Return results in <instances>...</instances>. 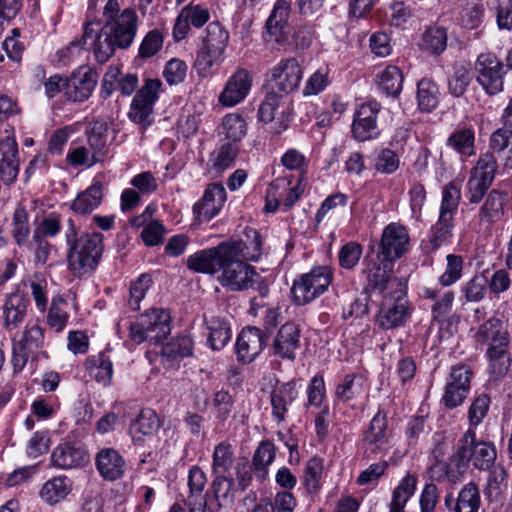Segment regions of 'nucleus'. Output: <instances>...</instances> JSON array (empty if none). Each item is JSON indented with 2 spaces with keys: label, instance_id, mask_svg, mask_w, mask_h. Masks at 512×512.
I'll use <instances>...</instances> for the list:
<instances>
[{
  "label": "nucleus",
  "instance_id": "nucleus-1",
  "mask_svg": "<svg viewBox=\"0 0 512 512\" xmlns=\"http://www.w3.org/2000/svg\"><path fill=\"white\" fill-rule=\"evenodd\" d=\"M92 22H87L84 32L79 39L73 40L67 50L86 48L87 40H93V52L98 63L107 62L115 53L116 48L129 47L135 37L137 28V15L132 9H125L114 21H108L96 33Z\"/></svg>",
  "mask_w": 512,
  "mask_h": 512
},
{
  "label": "nucleus",
  "instance_id": "nucleus-2",
  "mask_svg": "<svg viewBox=\"0 0 512 512\" xmlns=\"http://www.w3.org/2000/svg\"><path fill=\"white\" fill-rule=\"evenodd\" d=\"M496 459L495 447L485 441H476L475 433L468 430L459 440L455 453L444 463L446 477L457 482L471 462L476 469L488 470Z\"/></svg>",
  "mask_w": 512,
  "mask_h": 512
},
{
  "label": "nucleus",
  "instance_id": "nucleus-3",
  "mask_svg": "<svg viewBox=\"0 0 512 512\" xmlns=\"http://www.w3.org/2000/svg\"><path fill=\"white\" fill-rule=\"evenodd\" d=\"M475 337L481 344L490 342L487 349L490 373L494 380L502 379L509 372L512 361L508 330H503L499 319L491 318L479 327Z\"/></svg>",
  "mask_w": 512,
  "mask_h": 512
},
{
  "label": "nucleus",
  "instance_id": "nucleus-4",
  "mask_svg": "<svg viewBox=\"0 0 512 512\" xmlns=\"http://www.w3.org/2000/svg\"><path fill=\"white\" fill-rule=\"evenodd\" d=\"M102 239L100 233H84L68 244V264L74 275L81 276L96 268L103 252Z\"/></svg>",
  "mask_w": 512,
  "mask_h": 512
},
{
  "label": "nucleus",
  "instance_id": "nucleus-5",
  "mask_svg": "<svg viewBox=\"0 0 512 512\" xmlns=\"http://www.w3.org/2000/svg\"><path fill=\"white\" fill-rule=\"evenodd\" d=\"M332 272L326 266L312 269L296 279L291 288L293 302L305 305L323 294L332 282Z\"/></svg>",
  "mask_w": 512,
  "mask_h": 512
},
{
  "label": "nucleus",
  "instance_id": "nucleus-6",
  "mask_svg": "<svg viewBox=\"0 0 512 512\" xmlns=\"http://www.w3.org/2000/svg\"><path fill=\"white\" fill-rule=\"evenodd\" d=\"M205 32L203 47L195 61V65L201 74H206L213 64L219 60L229 38L228 32L219 22L209 23Z\"/></svg>",
  "mask_w": 512,
  "mask_h": 512
},
{
  "label": "nucleus",
  "instance_id": "nucleus-7",
  "mask_svg": "<svg viewBox=\"0 0 512 512\" xmlns=\"http://www.w3.org/2000/svg\"><path fill=\"white\" fill-rule=\"evenodd\" d=\"M496 169L493 154L487 152L479 157L467 183V198L470 203H479L482 200L494 180Z\"/></svg>",
  "mask_w": 512,
  "mask_h": 512
},
{
  "label": "nucleus",
  "instance_id": "nucleus-8",
  "mask_svg": "<svg viewBox=\"0 0 512 512\" xmlns=\"http://www.w3.org/2000/svg\"><path fill=\"white\" fill-rule=\"evenodd\" d=\"M221 270V284L232 291L251 288L255 282L254 276L259 277L254 267L239 256L226 257Z\"/></svg>",
  "mask_w": 512,
  "mask_h": 512
},
{
  "label": "nucleus",
  "instance_id": "nucleus-9",
  "mask_svg": "<svg viewBox=\"0 0 512 512\" xmlns=\"http://www.w3.org/2000/svg\"><path fill=\"white\" fill-rule=\"evenodd\" d=\"M367 279V291L381 294L395 293L397 289H403L399 279L392 275L393 263L383 259H371L364 269Z\"/></svg>",
  "mask_w": 512,
  "mask_h": 512
},
{
  "label": "nucleus",
  "instance_id": "nucleus-10",
  "mask_svg": "<svg viewBox=\"0 0 512 512\" xmlns=\"http://www.w3.org/2000/svg\"><path fill=\"white\" fill-rule=\"evenodd\" d=\"M235 251L234 245L223 241L216 247L204 249L189 256L187 266L195 272L215 274L223 267L226 257L235 255Z\"/></svg>",
  "mask_w": 512,
  "mask_h": 512
},
{
  "label": "nucleus",
  "instance_id": "nucleus-11",
  "mask_svg": "<svg viewBox=\"0 0 512 512\" xmlns=\"http://www.w3.org/2000/svg\"><path fill=\"white\" fill-rule=\"evenodd\" d=\"M477 82L489 95H495L503 89V63L491 53H482L475 62Z\"/></svg>",
  "mask_w": 512,
  "mask_h": 512
},
{
  "label": "nucleus",
  "instance_id": "nucleus-12",
  "mask_svg": "<svg viewBox=\"0 0 512 512\" xmlns=\"http://www.w3.org/2000/svg\"><path fill=\"white\" fill-rule=\"evenodd\" d=\"M409 234L407 229L398 223L385 227L379 243L377 258L394 263L408 250Z\"/></svg>",
  "mask_w": 512,
  "mask_h": 512
},
{
  "label": "nucleus",
  "instance_id": "nucleus-13",
  "mask_svg": "<svg viewBox=\"0 0 512 512\" xmlns=\"http://www.w3.org/2000/svg\"><path fill=\"white\" fill-rule=\"evenodd\" d=\"M302 74V67L296 58L281 60L270 71L271 90L280 96H287L299 86Z\"/></svg>",
  "mask_w": 512,
  "mask_h": 512
},
{
  "label": "nucleus",
  "instance_id": "nucleus-14",
  "mask_svg": "<svg viewBox=\"0 0 512 512\" xmlns=\"http://www.w3.org/2000/svg\"><path fill=\"white\" fill-rule=\"evenodd\" d=\"M12 363L15 372L21 371L28 362L29 357L42 348L44 333L40 326L34 324L26 326L19 339L13 338Z\"/></svg>",
  "mask_w": 512,
  "mask_h": 512
},
{
  "label": "nucleus",
  "instance_id": "nucleus-15",
  "mask_svg": "<svg viewBox=\"0 0 512 512\" xmlns=\"http://www.w3.org/2000/svg\"><path fill=\"white\" fill-rule=\"evenodd\" d=\"M161 86L158 79H147L145 85L136 93L131 103L129 118L143 127L151 124L153 105L158 98L157 92Z\"/></svg>",
  "mask_w": 512,
  "mask_h": 512
},
{
  "label": "nucleus",
  "instance_id": "nucleus-16",
  "mask_svg": "<svg viewBox=\"0 0 512 512\" xmlns=\"http://www.w3.org/2000/svg\"><path fill=\"white\" fill-rule=\"evenodd\" d=\"M409 315L407 300L403 289L385 294L378 313L377 322L383 329H393L404 324Z\"/></svg>",
  "mask_w": 512,
  "mask_h": 512
},
{
  "label": "nucleus",
  "instance_id": "nucleus-17",
  "mask_svg": "<svg viewBox=\"0 0 512 512\" xmlns=\"http://www.w3.org/2000/svg\"><path fill=\"white\" fill-rule=\"evenodd\" d=\"M380 109V103L374 100L360 105L352 123V133L356 140L363 142L378 136L376 121Z\"/></svg>",
  "mask_w": 512,
  "mask_h": 512
},
{
  "label": "nucleus",
  "instance_id": "nucleus-18",
  "mask_svg": "<svg viewBox=\"0 0 512 512\" xmlns=\"http://www.w3.org/2000/svg\"><path fill=\"white\" fill-rule=\"evenodd\" d=\"M266 344L267 337L260 328L250 326L244 328L236 342L238 360L244 363L252 362Z\"/></svg>",
  "mask_w": 512,
  "mask_h": 512
},
{
  "label": "nucleus",
  "instance_id": "nucleus-19",
  "mask_svg": "<svg viewBox=\"0 0 512 512\" xmlns=\"http://www.w3.org/2000/svg\"><path fill=\"white\" fill-rule=\"evenodd\" d=\"M300 346V329L293 322H286L278 330L272 342L275 356L294 360L295 351Z\"/></svg>",
  "mask_w": 512,
  "mask_h": 512
},
{
  "label": "nucleus",
  "instance_id": "nucleus-20",
  "mask_svg": "<svg viewBox=\"0 0 512 512\" xmlns=\"http://www.w3.org/2000/svg\"><path fill=\"white\" fill-rule=\"evenodd\" d=\"M19 151L15 138L7 136L0 142V175L6 185H11L19 174Z\"/></svg>",
  "mask_w": 512,
  "mask_h": 512
},
{
  "label": "nucleus",
  "instance_id": "nucleus-21",
  "mask_svg": "<svg viewBox=\"0 0 512 512\" xmlns=\"http://www.w3.org/2000/svg\"><path fill=\"white\" fill-rule=\"evenodd\" d=\"M252 79L245 69H238L228 80L219 96V102L224 106H234L240 103L249 93Z\"/></svg>",
  "mask_w": 512,
  "mask_h": 512
},
{
  "label": "nucleus",
  "instance_id": "nucleus-22",
  "mask_svg": "<svg viewBox=\"0 0 512 512\" xmlns=\"http://www.w3.org/2000/svg\"><path fill=\"white\" fill-rule=\"evenodd\" d=\"M29 306V298L23 293H11L3 304L4 327L8 331L18 329L24 322Z\"/></svg>",
  "mask_w": 512,
  "mask_h": 512
},
{
  "label": "nucleus",
  "instance_id": "nucleus-23",
  "mask_svg": "<svg viewBox=\"0 0 512 512\" xmlns=\"http://www.w3.org/2000/svg\"><path fill=\"white\" fill-rule=\"evenodd\" d=\"M226 200V191L221 184L212 183L206 188L202 199L193 207L194 214L199 218L210 220L218 214Z\"/></svg>",
  "mask_w": 512,
  "mask_h": 512
},
{
  "label": "nucleus",
  "instance_id": "nucleus-24",
  "mask_svg": "<svg viewBox=\"0 0 512 512\" xmlns=\"http://www.w3.org/2000/svg\"><path fill=\"white\" fill-rule=\"evenodd\" d=\"M233 480L224 475H216L212 482L213 498H207L203 505L204 512H219L223 507L234 502Z\"/></svg>",
  "mask_w": 512,
  "mask_h": 512
},
{
  "label": "nucleus",
  "instance_id": "nucleus-25",
  "mask_svg": "<svg viewBox=\"0 0 512 512\" xmlns=\"http://www.w3.org/2000/svg\"><path fill=\"white\" fill-rule=\"evenodd\" d=\"M142 326L148 331L150 340L162 342L170 334L171 317L164 309H151L140 317Z\"/></svg>",
  "mask_w": 512,
  "mask_h": 512
},
{
  "label": "nucleus",
  "instance_id": "nucleus-26",
  "mask_svg": "<svg viewBox=\"0 0 512 512\" xmlns=\"http://www.w3.org/2000/svg\"><path fill=\"white\" fill-rule=\"evenodd\" d=\"M289 14V3L285 0H278L266 21V30L277 43H282L287 38L289 33Z\"/></svg>",
  "mask_w": 512,
  "mask_h": 512
},
{
  "label": "nucleus",
  "instance_id": "nucleus-27",
  "mask_svg": "<svg viewBox=\"0 0 512 512\" xmlns=\"http://www.w3.org/2000/svg\"><path fill=\"white\" fill-rule=\"evenodd\" d=\"M96 86L95 75L91 72L73 74L65 80V96L73 102L88 99Z\"/></svg>",
  "mask_w": 512,
  "mask_h": 512
},
{
  "label": "nucleus",
  "instance_id": "nucleus-28",
  "mask_svg": "<svg viewBox=\"0 0 512 512\" xmlns=\"http://www.w3.org/2000/svg\"><path fill=\"white\" fill-rule=\"evenodd\" d=\"M96 466L100 475L109 481L121 478L125 471L123 457L112 448L102 449L98 452Z\"/></svg>",
  "mask_w": 512,
  "mask_h": 512
},
{
  "label": "nucleus",
  "instance_id": "nucleus-29",
  "mask_svg": "<svg viewBox=\"0 0 512 512\" xmlns=\"http://www.w3.org/2000/svg\"><path fill=\"white\" fill-rule=\"evenodd\" d=\"M87 453L72 443L58 445L51 455L52 464L58 468L71 469L84 465L87 462Z\"/></svg>",
  "mask_w": 512,
  "mask_h": 512
},
{
  "label": "nucleus",
  "instance_id": "nucleus-30",
  "mask_svg": "<svg viewBox=\"0 0 512 512\" xmlns=\"http://www.w3.org/2000/svg\"><path fill=\"white\" fill-rule=\"evenodd\" d=\"M245 239L224 241L227 244H232L236 248V254L243 260L257 261L262 253V238L260 233L251 227H246L244 230Z\"/></svg>",
  "mask_w": 512,
  "mask_h": 512
},
{
  "label": "nucleus",
  "instance_id": "nucleus-31",
  "mask_svg": "<svg viewBox=\"0 0 512 512\" xmlns=\"http://www.w3.org/2000/svg\"><path fill=\"white\" fill-rule=\"evenodd\" d=\"M206 482V475L199 467L194 466L190 469L188 478L189 495L186 500L190 512H204L203 505L206 495H203L202 491Z\"/></svg>",
  "mask_w": 512,
  "mask_h": 512
},
{
  "label": "nucleus",
  "instance_id": "nucleus-32",
  "mask_svg": "<svg viewBox=\"0 0 512 512\" xmlns=\"http://www.w3.org/2000/svg\"><path fill=\"white\" fill-rule=\"evenodd\" d=\"M297 395L294 382L283 383L271 392L272 414L279 422L284 421L287 406L297 398Z\"/></svg>",
  "mask_w": 512,
  "mask_h": 512
},
{
  "label": "nucleus",
  "instance_id": "nucleus-33",
  "mask_svg": "<svg viewBox=\"0 0 512 512\" xmlns=\"http://www.w3.org/2000/svg\"><path fill=\"white\" fill-rule=\"evenodd\" d=\"M161 427L160 419L152 409H142L137 418L131 423L130 433L135 442L141 441L143 436L155 434Z\"/></svg>",
  "mask_w": 512,
  "mask_h": 512
},
{
  "label": "nucleus",
  "instance_id": "nucleus-34",
  "mask_svg": "<svg viewBox=\"0 0 512 512\" xmlns=\"http://www.w3.org/2000/svg\"><path fill=\"white\" fill-rule=\"evenodd\" d=\"M387 417L382 411H378L371 420L364 435V441L371 447V451L381 449L387 442Z\"/></svg>",
  "mask_w": 512,
  "mask_h": 512
},
{
  "label": "nucleus",
  "instance_id": "nucleus-35",
  "mask_svg": "<svg viewBox=\"0 0 512 512\" xmlns=\"http://www.w3.org/2000/svg\"><path fill=\"white\" fill-rule=\"evenodd\" d=\"M417 486V477L406 475L392 493V501L389 506V512H404L408 500L415 493Z\"/></svg>",
  "mask_w": 512,
  "mask_h": 512
},
{
  "label": "nucleus",
  "instance_id": "nucleus-36",
  "mask_svg": "<svg viewBox=\"0 0 512 512\" xmlns=\"http://www.w3.org/2000/svg\"><path fill=\"white\" fill-rule=\"evenodd\" d=\"M71 488V481L66 476L54 477L43 485L40 496L45 502L53 505L64 499Z\"/></svg>",
  "mask_w": 512,
  "mask_h": 512
},
{
  "label": "nucleus",
  "instance_id": "nucleus-37",
  "mask_svg": "<svg viewBox=\"0 0 512 512\" xmlns=\"http://www.w3.org/2000/svg\"><path fill=\"white\" fill-rule=\"evenodd\" d=\"M102 197V184L95 183L77 196L71 208L79 214L91 213L100 204Z\"/></svg>",
  "mask_w": 512,
  "mask_h": 512
},
{
  "label": "nucleus",
  "instance_id": "nucleus-38",
  "mask_svg": "<svg viewBox=\"0 0 512 512\" xmlns=\"http://www.w3.org/2000/svg\"><path fill=\"white\" fill-rule=\"evenodd\" d=\"M250 314L259 317L265 330V335L273 331L281 320L279 308L260 303L257 298L251 300Z\"/></svg>",
  "mask_w": 512,
  "mask_h": 512
},
{
  "label": "nucleus",
  "instance_id": "nucleus-39",
  "mask_svg": "<svg viewBox=\"0 0 512 512\" xmlns=\"http://www.w3.org/2000/svg\"><path fill=\"white\" fill-rule=\"evenodd\" d=\"M438 87L435 82L430 79L423 78L417 85V100L421 111L431 112L438 103Z\"/></svg>",
  "mask_w": 512,
  "mask_h": 512
},
{
  "label": "nucleus",
  "instance_id": "nucleus-40",
  "mask_svg": "<svg viewBox=\"0 0 512 512\" xmlns=\"http://www.w3.org/2000/svg\"><path fill=\"white\" fill-rule=\"evenodd\" d=\"M323 460L319 457L310 458L304 468L303 483L309 494H316L321 489Z\"/></svg>",
  "mask_w": 512,
  "mask_h": 512
},
{
  "label": "nucleus",
  "instance_id": "nucleus-41",
  "mask_svg": "<svg viewBox=\"0 0 512 512\" xmlns=\"http://www.w3.org/2000/svg\"><path fill=\"white\" fill-rule=\"evenodd\" d=\"M474 131L470 128H461L453 132L447 144L459 154L469 157L474 154Z\"/></svg>",
  "mask_w": 512,
  "mask_h": 512
},
{
  "label": "nucleus",
  "instance_id": "nucleus-42",
  "mask_svg": "<svg viewBox=\"0 0 512 512\" xmlns=\"http://www.w3.org/2000/svg\"><path fill=\"white\" fill-rule=\"evenodd\" d=\"M421 46L431 54H441L447 46V33L442 27H429L422 37Z\"/></svg>",
  "mask_w": 512,
  "mask_h": 512
},
{
  "label": "nucleus",
  "instance_id": "nucleus-43",
  "mask_svg": "<svg viewBox=\"0 0 512 512\" xmlns=\"http://www.w3.org/2000/svg\"><path fill=\"white\" fill-rule=\"evenodd\" d=\"M379 77V86L390 96L396 97L402 90L403 75L396 66L386 67Z\"/></svg>",
  "mask_w": 512,
  "mask_h": 512
},
{
  "label": "nucleus",
  "instance_id": "nucleus-44",
  "mask_svg": "<svg viewBox=\"0 0 512 512\" xmlns=\"http://www.w3.org/2000/svg\"><path fill=\"white\" fill-rule=\"evenodd\" d=\"M480 496L475 484H467L459 493L454 512H478Z\"/></svg>",
  "mask_w": 512,
  "mask_h": 512
},
{
  "label": "nucleus",
  "instance_id": "nucleus-45",
  "mask_svg": "<svg viewBox=\"0 0 512 512\" xmlns=\"http://www.w3.org/2000/svg\"><path fill=\"white\" fill-rule=\"evenodd\" d=\"M452 214L440 213L437 223L432 227V237L430 244L435 250L446 242L452 236L453 229Z\"/></svg>",
  "mask_w": 512,
  "mask_h": 512
},
{
  "label": "nucleus",
  "instance_id": "nucleus-46",
  "mask_svg": "<svg viewBox=\"0 0 512 512\" xmlns=\"http://www.w3.org/2000/svg\"><path fill=\"white\" fill-rule=\"evenodd\" d=\"M30 233L28 224V212L23 206H18L13 214L11 234L17 245L26 243Z\"/></svg>",
  "mask_w": 512,
  "mask_h": 512
},
{
  "label": "nucleus",
  "instance_id": "nucleus-47",
  "mask_svg": "<svg viewBox=\"0 0 512 512\" xmlns=\"http://www.w3.org/2000/svg\"><path fill=\"white\" fill-rule=\"evenodd\" d=\"M512 115V99L510 100L509 104L507 105L505 111H504V119H505V125L502 128L497 129L494 131L490 137V147L495 152H502L505 150L510 142V138L512 137V129L507 126V119Z\"/></svg>",
  "mask_w": 512,
  "mask_h": 512
},
{
  "label": "nucleus",
  "instance_id": "nucleus-48",
  "mask_svg": "<svg viewBox=\"0 0 512 512\" xmlns=\"http://www.w3.org/2000/svg\"><path fill=\"white\" fill-rule=\"evenodd\" d=\"M233 464V452L229 444H218L213 453L212 469L215 475H224Z\"/></svg>",
  "mask_w": 512,
  "mask_h": 512
},
{
  "label": "nucleus",
  "instance_id": "nucleus-49",
  "mask_svg": "<svg viewBox=\"0 0 512 512\" xmlns=\"http://www.w3.org/2000/svg\"><path fill=\"white\" fill-rule=\"evenodd\" d=\"M225 137L233 142L240 141L246 134L245 120L238 114H228L222 122Z\"/></svg>",
  "mask_w": 512,
  "mask_h": 512
},
{
  "label": "nucleus",
  "instance_id": "nucleus-50",
  "mask_svg": "<svg viewBox=\"0 0 512 512\" xmlns=\"http://www.w3.org/2000/svg\"><path fill=\"white\" fill-rule=\"evenodd\" d=\"M208 341L213 350L222 349L231 338L230 328L220 320H212Z\"/></svg>",
  "mask_w": 512,
  "mask_h": 512
},
{
  "label": "nucleus",
  "instance_id": "nucleus-51",
  "mask_svg": "<svg viewBox=\"0 0 512 512\" xmlns=\"http://www.w3.org/2000/svg\"><path fill=\"white\" fill-rule=\"evenodd\" d=\"M87 363L98 382L104 384L110 382L112 378V362L104 354H99L97 357L88 360Z\"/></svg>",
  "mask_w": 512,
  "mask_h": 512
},
{
  "label": "nucleus",
  "instance_id": "nucleus-52",
  "mask_svg": "<svg viewBox=\"0 0 512 512\" xmlns=\"http://www.w3.org/2000/svg\"><path fill=\"white\" fill-rule=\"evenodd\" d=\"M488 279L483 274L475 275L463 287L465 299L469 302L481 301L486 293Z\"/></svg>",
  "mask_w": 512,
  "mask_h": 512
},
{
  "label": "nucleus",
  "instance_id": "nucleus-53",
  "mask_svg": "<svg viewBox=\"0 0 512 512\" xmlns=\"http://www.w3.org/2000/svg\"><path fill=\"white\" fill-rule=\"evenodd\" d=\"M274 457V445L269 441L262 442L253 456V465L255 470L261 472L262 476H264L267 472L268 465L273 462Z\"/></svg>",
  "mask_w": 512,
  "mask_h": 512
},
{
  "label": "nucleus",
  "instance_id": "nucleus-54",
  "mask_svg": "<svg viewBox=\"0 0 512 512\" xmlns=\"http://www.w3.org/2000/svg\"><path fill=\"white\" fill-rule=\"evenodd\" d=\"M151 284L152 277L147 273L141 274L136 281L131 283L129 305L133 310H139L140 301L144 298Z\"/></svg>",
  "mask_w": 512,
  "mask_h": 512
},
{
  "label": "nucleus",
  "instance_id": "nucleus-55",
  "mask_svg": "<svg viewBox=\"0 0 512 512\" xmlns=\"http://www.w3.org/2000/svg\"><path fill=\"white\" fill-rule=\"evenodd\" d=\"M463 269V259L459 255L449 254L447 256V267L440 276L439 281L443 286H450L460 279Z\"/></svg>",
  "mask_w": 512,
  "mask_h": 512
},
{
  "label": "nucleus",
  "instance_id": "nucleus-56",
  "mask_svg": "<svg viewBox=\"0 0 512 512\" xmlns=\"http://www.w3.org/2000/svg\"><path fill=\"white\" fill-rule=\"evenodd\" d=\"M508 489V472L501 466H497L490 474L488 492L490 497L497 499Z\"/></svg>",
  "mask_w": 512,
  "mask_h": 512
},
{
  "label": "nucleus",
  "instance_id": "nucleus-57",
  "mask_svg": "<svg viewBox=\"0 0 512 512\" xmlns=\"http://www.w3.org/2000/svg\"><path fill=\"white\" fill-rule=\"evenodd\" d=\"M362 255V247L356 242H348L339 251L338 260L342 268L352 269Z\"/></svg>",
  "mask_w": 512,
  "mask_h": 512
},
{
  "label": "nucleus",
  "instance_id": "nucleus-58",
  "mask_svg": "<svg viewBox=\"0 0 512 512\" xmlns=\"http://www.w3.org/2000/svg\"><path fill=\"white\" fill-rule=\"evenodd\" d=\"M283 97L272 90L267 94L258 111V117L262 122L269 123L274 119Z\"/></svg>",
  "mask_w": 512,
  "mask_h": 512
},
{
  "label": "nucleus",
  "instance_id": "nucleus-59",
  "mask_svg": "<svg viewBox=\"0 0 512 512\" xmlns=\"http://www.w3.org/2000/svg\"><path fill=\"white\" fill-rule=\"evenodd\" d=\"M473 371L464 364L455 365L451 368L447 384L459 387L469 392Z\"/></svg>",
  "mask_w": 512,
  "mask_h": 512
},
{
  "label": "nucleus",
  "instance_id": "nucleus-60",
  "mask_svg": "<svg viewBox=\"0 0 512 512\" xmlns=\"http://www.w3.org/2000/svg\"><path fill=\"white\" fill-rule=\"evenodd\" d=\"M471 82V77L466 68L460 67L455 70L453 75L448 79L449 92L454 97H461L464 95L467 87Z\"/></svg>",
  "mask_w": 512,
  "mask_h": 512
},
{
  "label": "nucleus",
  "instance_id": "nucleus-61",
  "mask_svg": "<svg viewBox=\"0 0 512 512\" xmlns=\"http://www.w3.org/2000/svg\"><path fill=\"white\" fill-rule=\"evenodd\" d=\"M186 73V63L180 59L173 58L167 62L163 71V76L170 85H176L183 82L186 77Z\"/></svg>",
  "mask_w": 512,
  "mask_h": 512
},
{
  "label": "nucleus",
  "instance_id": "nucleus-62",
  "mask_svg": "<svg viewBox=\"0 0 512 512\" xmlns=\"http://www.w3.org/2000/svg\"><path fill=\"white\" fill-rule=\"evenodd\" d=\"M503 203L504 195L499 191L492 190L481 208L480 216L487 219L498 217L503 209Z\"/></svg>",
  "mask_w": 512,
  "mask_h": 512
},
{
  "label": "nucleus",
  "instance_id": "nucleus-63",
  "mask_svg": "<svg viewBox=\"0 0 512 512\" xmlns=\"http://www.w3.org/2000/svg\"><path fill=\"white\" fill-rule=\"evenodd\" d=\"M439 499L437 486L433 483L426 484L419 498L420 512H436Z\"/></svg>",
  "mask_w": 512,
  "mask_h": 512
},
{
  "label": "nucleus",
  "instance_id": "nucleus-64",
  "mask_svg": "<svg viewBox=\"0 0 512 512\" xmlns=\"http://www.w3.org/2000/svg\"><path fill=\"white\" fill-rule=\"evenodd\" d=\"M213 405L216 412V418L225 422L232 412L233 398L226 391H218L214 395Z\"/></svg>",
  "mask_w": 512,
  "mask_h": 512
}]
</instances>
